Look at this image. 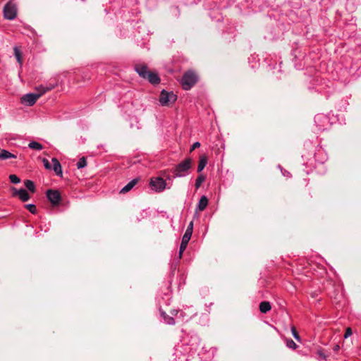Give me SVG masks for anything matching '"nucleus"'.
<instances>
[{
  "mask_svg": "<svg viewBox=\"0 0 361 361\" xmlns=\"http://www.w3.org/2000/svg\"><path fill=\"white\" fill-rule=\"evenodd\" d=\"M150 189L156 191L161 192L166 188V182H149Z\"/></svg>",
  "mask_w": 361,
  "mask_h": 361,
  "instance_id": "nucleus-9",
  "label": "nucleus"
},
{
  "mask_svg": "<svg viewBox=\"0 0 361 361\" xmlns=\"http://www.w3.org/2000/svg\"><path fill=\"white\" fill-rule=\"evenodd\" d=\"M52 167L51 169L54 171L56 175L62 177V169L61 165L56 158L51 159Z\"/></svg>",
  "mask_w": 361,
  "mask_h": 361,
  "instance_id": "nucleus-10",
  "label": "nucleus"
},
{
  "mask_svg": "<svg viewBox=\"0 0 361 361\" xmlns=\"http://www.w3.org/2000/svg\"><path fill=\"white\" fill-rule=\"evenodd\" d=\"M177 99V96L173 92L163 90L159 96V102L162 106H171Z\"/></svg>",
  "mask_w": 361,
  "mask_h": 361,
  "instance_id": "nucleus-4",
  "label": "nucleus"
},
{
  "mask_svg": "<svg viewBox=\"0 0 361 361\" xmlns=\"http://www.w3.org/2000/svg\"><path fill=\"white\" fill-rule=\"evenodd\" d=\"M26 188L32 193H34L36 190V187L34 182H25Z\"/></svg>",
  "mask_w": 361,
  "mask_h": 361,
  "instance_id": "nucleus-21",
  "label": "nucleus"
},
{
  "mask_svg": "<svg viewBox=\"0 0 361 361\" xmlns=\"http://www.w3.org/2000/svg\"><path fill=\"white\" fill-rule=\"evenodd\" d=\"M25 208L29 210L32 214H36L37 213V208L35 204H26Z\"/></svg>",
  "mask_w": 361,
  "mask_h": 361,
  "instance_id": "nucleus-23",
  "label": "nucleus"
},
{
  "mask_svg": "<svg viewBox=\"0 0 361 361\" xmlns=\"http://www.w3.org/2000/svg\"><path fill=\"white\" fill-rule=\"evenodd\" d=\"M132 180H134V181L140 180V178H135Z\"/></svg>",
  "mask_w": 361,
  "mask_h": 361,
  "instance_id": "nucleus-39",
  "label": "nucleus"
},
{
  "mask_svg": "<svg viewBox=\"0 0 361 361\" xmlns=\"http://www.w3.org/2000/svg\"><path fill=\"white\" fill-rule=\"evenodd\" d=\"M86 165H87V161H86V158L85 157H82V158H80L79 159L78 162L77 163L78 169H82V168L85 167Z\"/></svg>",
  "mask_w": 361,
  "mask_h": 361,
  "instance_id": "nucleus-22",
  "label": "nucleus"
},
{
  "mask_svg": "<svg viewBox=\"0 0 361 361\" xmlns=\"http://www.w3.org/2000/svg\"><path fill=\"white\" fill-rule=\"evenodd\" d=\"M207 204H208V199L206 196L203 195L200 200V202L198 203V209L200 211H204L206 207H207Z\"/></svg>",
  "mask_w": 361,
  "mask_h": 361,
  "instance_id": "nucleus-13",
  "label": "nucleus"
},
{
  "mask_svg": "<svg viewBox=\"0 0 361 361\" xmlns=\"http://www.w3.org/2000/svg\"><path fill=\"white\" fill-rule=\"evenodd\" d=\"M200 147V143L199 142H195V143L192 145V147H191V148H190V152H192L193 150H195L196 148H198V147Z\"/></svg>",
  "mask_w": 361,
  "mask_h": 361,
  "instance_id": "nucleus-30",
  "label": "nucleus"
},
{
  "mask_svg": "<svg viewBox=\"0 0 361 361\" xmlns=\"http://www.w3.org/2000/svg\"><path fill=\"white\" fill-rule=\"evenodd\" d=\"M286 345L288 348H293V349H295L297 347V345L292 339L288 340L286 342Z\"/></svg>",
  "mask_w": 361,
  "mask_h": 361,
  "instance_id": "nucleus-26",
  "label": "nucleus"
},
{
  "mask_svg": "<svg viewBox=\"0 0 361 361\" xmlns=\"http://www.w3.org/2000/svg\"><path fill=\"white\" fill-rule=\"evenodd\" d=\"M271 308V307L269 302L263 301L259 304V310L262 313H267Z\"/></svg>",
  "mask_w": 361,
  "mask_h": 361,
  "instance_id": "nucleus-16",
  "label": "nucleus"
},
{
  "mask_svg": "<svg viewBox=\"0 0 361 361\" xmlns=\"http://www.w3.org/2000/svg\"><path fill=\"white\" fill-rule=\"evenodd\" d=\"M198 77L196 73L192 71L185 72L182 78L181 85L185 90H190L197 82Z\"/></svg>",
  "mask_w": 361,
  "mask_h": 361,
  "instance_id": "nucleus-2",
  "label": "nucleus"
},
{
  "mask_svg": "<svg viewBox=\"0 0 361 361\" xmlns=\"http://www.w3.org/2000/svg\"><path fill=\"white\" fill-rule=\"evenodd\" d=\"M192 230H193V222L191 221L189 225L188 226V228L185 232V233L191 235L192 234Z\"/></svg>",
  "mask_w": 361,
  "mask_h": 361,
  "instance_id": "nucleus-24",
  "label": "nucleus"
},
{
  "mask_svg": "<svg viewBox=\"0 0 361 361\" xmlns=\"http://www.w3.org/2000/svg\"><path fill=\"white\" fill-rule=\"evenodd\" d=\"M191 169L192 159L190 158L185 159L173 169L172 178L186 176L190 173Z\"/></svg>",
  "mask_w": 361,
  "mask_h": 361,
  "instance_id": "nucleus-1",
  "label": "nucleus"
},
{
  "mask_svg": "<svg viewBox=\"0 0 361 361\" xmlns=\"http://www.w3.org/2000/svg\"><path fill=\"white\" fill-rule=\"evenodd\" d=\"M135 70L137 74L143 78H145L149 72V71H148L147 66L145 64L135 65Z\"/></svg>",
  "mask_w": 361,
  "mask_h": 361,
  "instance_id": "nucleus-8",
  "label": "nucleus"
},
{
  "mask_svg": "<svg viewBox=\"0 0 361 361\" xmlns=\"http://www.w3.org/2000/svg\"><path fill=\"white\" fill-rule=\"evenodd\" d=\"M51 90V88H43V92H42L27 94L21 98V101L23 103L26 104L27 106H32L40 97Z\"/></svg>",
  "mask_w": 361,
  "mask_h": 361,
  "instance_id": "nucleus-3",
  "label": "nucleus"
},
{
  "mask_svg": "<svg viewBox=\"0 0 361 361\" xmlns=\"http://www.w3.org/2000/svg\"><path fill=\"white\" fill-rule=\"evenodd\" d=\"M171 176L167 173L166 171L162 172V175L159 176L157 177H152L149 180H166L167 179H170Z\"/></svg>",
  "mask_w": 361,
  "mask_h": 361,
  "instance_id": "nucleus-18",
  "label": "nucleus"
},
{
  "mask_svg": "<svg viewBox=\"0 0 361 361\" xmlns=\"http://www.w3.org/2000/svg\"><path fill=\"white\" fill-rule=\"evenodd\" d=\"M4 17L6 20H12L17 16V6L11 1H9L4 7Z\"/></svg>",
  "mask_w": 361,
  "mask_h": 361,
  "instance_id": "nucleus-5",
  "label": "nucleus"
},
{
  "mask_svg": "<svg viewBox=\"0 0 361 361\" xmlns=\"http://www.w3.org/2000/svg\"><path fill=\"white\" fill-rule=\"evenodd\" d=\"M44 167L47 169H51L52 164L49 163V161L47 159H43L42 160Z\"/></svg>",
  "mask_w": 361,
  "mask_h": 361,
  "instance_id": "nucleus-28",
  "label": "nucleus"
},
{
  "mask_svg": "<svg viewBox=\"0 0 361 361\" xmlns=\"http://www.w3.org/2000/svg\"><path fill=\"white\" fill-rule=\"evenodd\" d=\"M202 183V182H195L196 190L198 189L201 186Z\"/></svg>",
  "mask_w": 361,
  "mask_h": 361,
  "instance_id": "nucleus-36",
  "label": "nucleus"
},
{
  "mask_svg": "<svg viewBox=\"0 0 361 361\" xmlns=\"http://www.w3.org/2000/svg\"><path fill=\"white\" fill-rule=\"evenodd\" d=\"M10 158H16V156L5 149L0 151V159L5 160Z\"/></svg>",
  "mask_w": 361,
  "mask_h": 361,
  "instance_id": "nucleus-15",
  "label": "nucleus"
},
{
  "mask_svg": "<svg viewBox=\"0 0 361 361\" xmlns=\"http://www.w3.org/2000/svg\"><path fill=\"white\" fill-rule=\"evenodd\" d=\"M185 250H181V247H180V250H179V254H178V257L179 259H181L182 258V256H183V253Z\"/></svg>",
  "mask_w": 361,
  "mask_h": 361,
  "instance_id": "nucleus-35",
  "label": "nucleus"
},
{
  "mask_svg": "<svg viewBox=\"0 0 361 361\" xmlns=\"http://www.w3.org/2000/svg\"><path fill=\"white\" fill-rule=\"evenodd\" d=\"M11 190L12 192L13 196L18 197L19 199L23 202H27L30 198V196L26 189L20 188L18 190L14 187H11Z\"/></svg>",
  "mask_w": 361,
  "mask_h": 361,
  "instance_id": "nucleus-7",
  "label": "nucleus"
},
{
  "mask_svg": "<svg viewBox=\"0 0 361 361\" xmlns=\"http://www.w3.org/2000/svg\"><path fill=\"white\" fill-rule=\"evenodd\" d=\"M177 313H178L177 310H173V312H171V314L173 315H176Z\"/></svg>",
  "mask_w": 361,
  "mask_h": 361,
  "instance_id": "nucleus-38",
  "label": "nucleus"
},
{
  "mask_svg": "<svg viewBox=\"0 0 361 361\" xmlns=\"http://www.w3.org/2000/svg\"><path fill=\"white\" fill-rule=\"evenodd\" d=\"M145 79H147L150 83L153 85H157L160 82V78L158 75L151 71L149 72Z\"/></svg>",
  "mask_w": 361,
  "mask_h": 361,
  "instance_id": "nucleus-12",
  "label": "nucleus"
},
{
  "mask_svg": "<svg viewBox=\"0 0 361 361\" xmlns=\"http://www.w3.org/2000/svg\"><path fill=\"white\" fill-rule=\"evenodd\" d=\"M191 235L185 233L183 236L180 246L182 250H185L188 246V242L190 240Z\"/></svg>",
  "mask_w": 361,
  "mask_h": 361,
  "instance_id": "nucleus-17",
  "label": "nucleus"
},
{
  "mask_svg": "<svg viewBox=\"0 0 361 361\" xmlns=\"http://www.w3.org/2000/svg\"><path fill=\"white\" fill-rule=\"evenodd\" d=\"M10 180H20V178H18L16 174H11L9 176Z\"/></svg>",
  "mask_w": 361,
  "mask_h": 361,
  "instance_id": "nucleus-31",
  "label": "nucleus"
},
{
  "mask_svg": "<svg viewBox=\"0 0 361 361\" xmlns=\"http://www.w3.org/2000/svg\"><path fill=\"white\" fill-rule=\"evenodd\" d=\"M137 182H129L125 187H123L121 190V194H125L129 192L137 183Z\"/></svg>",
  "mask_w": 361,
  "mask_h": 361,
  "instance_id": "nucleus-19",
  "label": "nucleus"
},
{
  "mask_svg": "<svg viewBox=\"0 0 361 361\" xmlns=\"http://www.w3.org/2000/svg\"><path fill=\"white\" fill-rule=\"evenodd\" d=\"M47 197L53 206H57L61 201V195L58 190L49 189L46 192Z\"/></svg>",
  "mask_w": 361,
  "mask_h": 361,
  "instance_id": "nucleus-6",
  "label": "nucleus"
},
{
  "mask_svg": "<svg viewBox=\"0 0 361 361\" xmlns=\"http://www.w3.org/2000/svg\"><path fill=\"white\" fill-rule=\"evenodd\" d=\"M162 316L165 319L166 322L169 324H174V319L172 317H166V314L164 312H162Z\"/></svg>",
  "mask_w": 361,
  "mask_h": 361,
  "instance_id": "nucleus-25",
  "label": "nucleus"
},
{
  "mask_svg": "<svg viewBox=\"0 0 361 361\" xmlns=\"http://www.w3.org/2000/svg\"><path fill=\"white\" fill-rule=\"evenodd\" d=\"M339 349H340V346H339L338 345H336L334 347V351H338Z\"/></svg>",
  "mask_w": 361,
  "mask_h": 361,
  "instance_id": "nucleus-37",
  "label": "nucleus"
},
{
  "mask_svg": "<svg viewBox=\"0 0 361 361\" xmlns=\"http://www.w3.org/2000/svg\"><path fill=\"white\" fill-rule=\"evenodd\" d=\"M28 147L35 150H41L43 149L42 145L35 141L30 142Z\"/></svg>",
  "mask_w": 361,
  "mask_h": 361,
  "instance_id": "nucleus-20",
  "label": "nucleus"
},
{
  "mask_svg": "<svg viewBox=\"0 0 361 361\" xmlns=\"http://www.w3.org/2000/svg\"><path fill=\"white\" fill-rule=\"evenodd\" d=\"M352 334H353V332H352L351 328L348 327L345 330L344 337L346 338L349 337L350 336H351Z\"/></svg>",
  "mask_w": 361,
  "mask_h": 361,
  "instance_id": "nucleus-29",
  "label": "nucleus"
},
{
  "mask_svg": "<svg viewBox=\"0 0 361 361\" xmlns=\"http://www.w3.org/2000/svg\"><path fill=\"white\" fill-rule=\"evenodd\" d=\"M318 355L320 357L326 360L327 358V355H326L322 351H318Z\"/></svg>",
  "mask_w": 361,
  "mask_h": 361,
  "instance_id": "nucleus-32",
  "label": "nucleus"
},
{
  "mask_svg": "<svg viewBox=\"0 0 361 361\" xmlns=\"http://www.w3.org/2000/svg\"><path fill=\"white\" fill-rule=\"evenodd\" d=\"M43 88H44V87L42 86H40L39 87L37 88V91L38 92L37 93H39V92H43ZM49 88H53V87H50Z\"/></svg>",
  "mask_w": 361,
  "mask_h": 361,
  "instance_id": "nucleus-34",
  "label": "nucleus"
},
{
  "mask_svg": "<svg viewBox=\"0 0 361 361\" xmlns=\"http://www.w3.org/2000/svg\"><path fill=\"white\" fill-rule=\"evenodd\" d=\"M14 55L18 61V63L21 66L23 64V54L22 51L18 47H15L13 48Z\"/></svg>",
  "mask_w": 361,
  "mask_h": 361,
  "instance_id": "nucleus-14",
  "label": "nucleus"
},
{
  "mask_svg": "<svg viewBox=\"0 0 361 361\" xmlns=\"http://www.w3.org/2000/svg\"><path fill=\"white\" fill-rule=\"evenodd\" d=\"M205 180V177L202 175V174H200L195 180Z\"/></svg>",
  "mask_w": 361,
  "mask_h": 361,
  "instance_id": "nucleus-33",
  "label": "nucleus"
},
{
  "mask_svg": "<svg viewBox=\"0 0 361 361\" xmlns=\"http://www.w3.org/2000/svg\"><path fill=\"white\" fill-rule=\"evenodd\" d=\"M208 161V157L206 154H202L200 156V160L198 161L197 172L202 171L206 166Z\"/></svg>",
  "mask_w": 361,
  "mask_h": 361,
  "instance_id": "nucleus-11",
  "label": "nucleus"
},
{
  "mask_svg": "<svg viewBox=\"0 0 361 361\" xmlns=\"http://www.w3.org/2000/svg\"><path fill=\"white\" fill-rule=\"evenodd\" d=\"M291 331H292V334H293V336H294V338L296 340H300L299 334L298 333V331H297V330H296L295 326H292L291 327Z\"/></svg>",
  "mask_w": 361,
  "mask_h": 361,
  "instance_id": "nucleus-27",
  "label": "nucleus"
}]
</instances>
